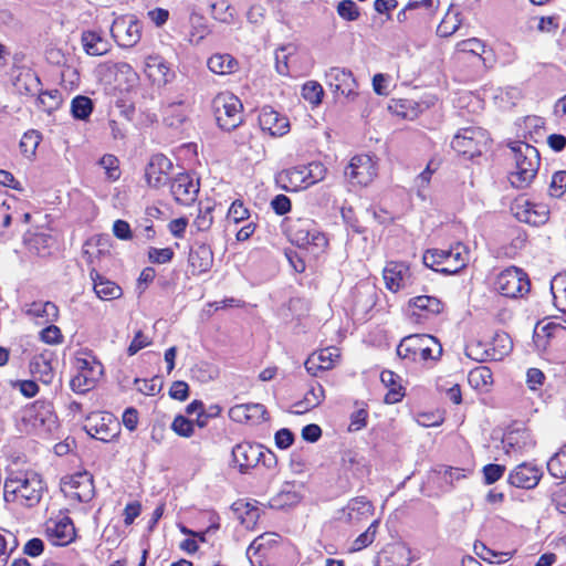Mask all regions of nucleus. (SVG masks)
Here are the masks:
<instances>
[{
  "instance_id": "obj_1",
  "label": "nucleus",
  "mask_w": 566,
  "mask_h": 566,
  "mask_svg": "<svg viewBox=\"0 0 566 566\" xmlns=\"http://www.w3.org/2000/svg\"><path fill=\"white\" fill-rule=\"evenodd\" d=\"M4 500L18 501L27 507L35 506L42 499L44 485L41 476L35 472L20 473L4 481Z\"/></svg>"
},
{
  "instance_id": "obj_2",
  "label": "nucleus",
  "mask_w": 566,
  "mask_h": 566,
  "mask_svg": "<svg viewBox=\"0 0 566 566\" xmlns=\"http://www.w3.org/2000/svg\"><path fill=\"white\" fill-rule=\"evenodd\" d=\"M286 232L292 243L318 254L327 247L325 234L319 231L316 222L310 218H290Z\"/></svg>"
},
{
  "instance_id": "obj_3",
  "label": "nucleus",
  "mask_w": 566,
  "mask_h": 566,
  "mask_svg": "<svg viewBox=\"0 0 566 566\" xmlns=\"http://www.w3.org/2000/svg\"><path fill=\"white\" fill-rule=\"evenodd\" d=\"M515 154L516 170L511 174L510 182L513 187L522 189L527 187L535 178L539 167V153L536 147L516 142L511 146Z\"/></svg>"
},
{
  "instance_id": "obj_4",
  "label": "nucleus",
  "mask_w": 566,
  "mask_h": 566,
  "mask_svg": "<svg viewBox=\"0 0 566 566\" xmlns=\"http://www.w3.org/2000/svg\"><path fill=\"white\" fill-rule=\"evenodd\" d=\"M397 354L401 359L410 361L437 360L442 355V346L431 335L413 334L401 339L397 347Z\"/></svg>"
},
{
  "instance_id": "obj_5",
  "label": "nucleus",
  "mask_w": 566,
  "mask_h": 566,
  "mask_svg": "<svg viewBox=\"0 0 566 566\" xmlns=\"http://www.w3.org/2000/svg\"><path fill=\"white\" fill-rule=\"evenodd\" d=\"M243 105L233 94L219 93L212 99V111L218 126L226 132H231L243 122Z\"/></svg>"
},
{
  "instance_id": "obj_6",
  "label": "nucleus",
  "mask_w": 566,
  "mask_h": 566,
  "mask_svg": "<svg viewBox=\"0 0 566 566\" xmlns=\"http://www.w3.org/2000/svg\"><path fill=\"white\" fill-rule=\"evenodd\" d=\"M489 136L481 127H465L460 129L451 142V147L459 155L473 159L481 156L486 149Z\"/></svg>"
},
{
  "instance_id": "obj_7",
  "label": "nucleus",
  "mask_w": 566,
  "mask_h": 566,
  "mask_svg": "<svg viewBox=\"0 0 566 566\" xmlns=\"http://www.w3.org/2000/svg\"><path fill=\"white\" fill-rule=\"evenodd\" d=\"M494 286L503 296L515 298L530 292L531 282L523 270L511 266L497 275Z\"/></svg>"
},
{
  "instance_id": "obj_8",
  "label": "nucleus",
  "mask_w": 566,
  "mask_h": 566,
  "mask_svg": "<svg viewBox=\"0 0 566 566\" xmlns=\"http://www.w3.org/2000/svg\"><path fill=\"white\" fill-rule=\"evenodd\" d=\"M142 23L132 14L117 17L111 27V34L122 48L135 46L142 38Z\"/></svg>"
},
{
  "instance_id": "obj_9",
  "label": "nucleus",
  "mask_w": 566,
  "mask_h": 566,
  "mask_svg": "<svg viewBox=\"0 0 566 566\" xmlns=\"http://www.w3.org/2000/svg\"><path fill=\"white\" fill-rule=\"evenodd\" d=\"M511 211L518 221L535 227L545 224L549 218V210L545 205L533 203L524 196L512 202Z\"/></svg>"
},
{
  "instance_id": "obj_10",
  "label": "nucleus",
  "mask_w": 566,
  "mask_h": 566,
  "mask_svg": "<svg viewBox=\"0 0 566 566\" xmlns=\"http://www.w3.org/2000/svg\"><path fill=\"white\" fill-rule=\"evenodd\" d=\"M375 506L366 496L350 499L336 512V520L347 525H357L374 515Z\"/></svg>"
},
{
  "instance_id": "obj_11",
  "label": "nucleus",
  "mask_w": 566,
  "mask_h": 566,
  "mask_svg": "<svg viewBox=\"0 0 566 566\" xmlns=\"http://www.w3.org/2000/svg\"><path fill=\"white\" fill-rule=\"evenodd\" d=\"M62 490L69 496L82 503L90 502L94 496L93 476L88 472H77L62 479Z\"/></svg>"
},
{
  "instance_id": "obj_12",
  "label": "nucleus",
  "mask_w": 566,
  "mask_h": 566,
  "mask_svg": "<svg viewBox=\"0 0 566 566\" xmlns=\"http://www.w3.org/2000/svg\"><path fill=\"white\" fill-rule=\"evenodd\" d=\"M83 255L91 266L90 277L93 281V289L96 295L103 301L117 300L123 295L122 287L115 282L106 279L94 266L93 254L88 250L83 251Z\"/></svg>"
},
{
  "instance_id": "obj_13",
  "label": "nucleus",
  "mask_w": 566,
  "mask_h": 566,
  "mask_svg": "<svg viewBox=\"0 0 566 566\" xmlns=\"http://www.w3.org/2000/svg\"><path fill=\"white\" fill-rule=\"evenodd\" d=\"M344 175L354 185L367 186L376 176V169L368 155H358L350 159Z\"/></svg>"
},
{
  "instance_id": "obj_14",
  "label": "nucleus",
  "mask_w": 566,
  "mask_h": 566,
  "mask_svg": "<svg viewBox=\"0 0 566 566\" xmlns=\"http://www.w3.org/2000/svg\"><path fill=\"white\" fill-rule=\"evenodd\" d=\"M327 84L333 92L353 101L357 96V82L350 70L343 67H331L326 72Z\"/></svg>"
},
{
  "instance_id": "obj_15",
  "label": "nucleus",
  "mask_w": 566,
  "mask_h": 566,
  "mask_svg": "<svg viewBox=\"0 0 566 566\" xmlns=\"http://www.w3.org/2000/svg\"><path fill=\"white\" fill-rule=\"evenodd\" d=\"M231 455L232 465L237 468L240 473L245 474L261 461L263 451L261 446L241 442L232 448Z\"/></svg>"
},
{
  "instance_id": "obj_16",
  "label": "nucleus",
  "mask_w": 566,
  "mask_h": 566,
  "mask_svg": "<svg viewBox=\"0 0 566 566\" xmlns=\"http://www.w3.org/2000/svg\"><path fill=\"white\" fill-rule=\"evenodd\" d=\"M174 168L171 160L163 154L151 156L146 166L145 177L147 184L153 188H160L170 180V172Z\"/></svg>"
},
{
  "instance_id": "obj_17",
  "label": "nucleus",
  "mask_w": 566,
  "mask_h": 566,
  "mask_svg": "<svg viewBox=\"0 0 566 566\" xmlns=\"http://www.w3.org/2000/svg\"><path fill=\"white\" fill-rule=\"evenodd\" d=\"M543 471L532 462L516 465L509 474L507 482L515 488L531 490L538 485Z\"/></svg>"
},
{
  "instance_id": "obj_18",
  "label": "nucleus",
  "mask_w": 566,
  "mask_h": 566,
  "mask_svg": "<svg viewBox=\"0 0 566 566\" xmlns=\"http://www.w3.org/2000/svg\"><path fill=\"white\" fill-rule=\"evenodd\" d=\"M170 192L177 202L188 206L197 198L199 181H196L189 174H178L170 184Z\"/></svg>"
},
{
  "instance_id": "obj_19",
  "label": "nucleus",
  "mask_w": 566,
  "mask_h": 566,
  "mask_svg": "<svg viewBox=\"0 0 566 566\" xmlns=\"http://www.w3.org/2000/svg\"><path fill=\"white\" fill-rule=\"evenodd\" d=\"M45 534L53 545L65 546L75 538V527L69 516L59 521L50 518L45 523Z\"/></svg>"
},
{
  "instance_id": "obj_20",
  "label": "nucleus",
  "mask_w": 566,
  "mask_h": 566,
  "mask_svg": "<svg viewBox=\"0 0 566 566\" xmlns=\"http://www.w3.org/2000/svg\"><path fill=\"white\" fill-rule=\"evenodd\" d=\"M384 281L391 292L405 289L412 283L409 266L403 262H388L384 269Z\"/></svg>"
},
{
  "instance_id": "obj_21",
  "label": "nucleus",
  "mask_w": 566,
  "mask_h": 566,
  "mask_svg": "<svg viewBox=\"0 0 566 566\" xmlns=\"http://www.w3.org/2000/svg\"><path fill=\"white\" fill-rule=\"evenodd\" d=\"M109 424L117 427V423L112 419V415L97 412L87 417L84 428L91 437L107 442L115 437V432H113Z\"/></svg>"
},
{
  "instance_id": "obj_22",
  "label": "nucleus",
  "mask_w": 566,
  "mask_h": 566,
  "mask_svg": "<svg viewBox=\"0 0 566 566\" xmlns=\"http://www.w3.org/2000/svg\"><path fill=\"white\" fill-rule=\"evenodd\" d=\"M259 124L262 130L269 132L272 136H283L290 129L287 117L274 111L271 106H264L261 109Z\"/></svg>"
},
{
  "instance_id": "obj_23",
  "label": "nucleus",
  "mask_w": 566,
  "mask_h": 566,
  "mask_svg": "<svg viewBox=\"0 0 566 566\" xmlns=\"http://www.w3.org/2000/svg\"><path fill=\"white\" fill-rule=\"evenodd\" d=\"M189 265L192 275H200L210 271L213 265V252L206 243H196L190 248Z\"/></svg>"
},
{
  "instance_id": "obj_24",
  "label": "nucleus",
  "mask_w": 566,
  "mask_h": 566,
  "mask_svg": "<svg viewBox=\"0 0 566 566\" xmlns=\"http://www.w3.org/2000/svg\"><path fill=\"white\" fill-rule=\"evenodd\" d=\"M266 409L261 403H242L230 408L229 417L235 422L260 423L266 420Z\"/></svg>"
},
{
  "instance_id": "obj_25",
  "label": "nucleus",
  "mask_w": 566,
  "mask_h": 566,
  "mask_svg": "<svg viewBox=\"0 0 566 566\" xmlns=\"http://www.w3.org/2000/svg\"><path fill=\"white\" fill-rule=\"evenodd\" d=\"M305 165L295 166L281 171L276 181L286 191H298L307 188V175Z\"/></svg>"
},
{
  "instance_id": "obj_26",
  "label": "nucleus",
  "mask_w": 566,
  "mask_h": 566,
  "mask_svg": "<svg viewBox=\"0 0 566 566\" xmlns=\"http://www.w3.org/2000/svg\"><path fill=\"white\" fill-rule=\"evenodd\" d=\"M513 348V343L509 334L505 332L496 333L491 343V347L484 349L481 354L480 358H476L479 361L485 360H502L505 356H507Z\"/></svg>"
},
{
  "instance_id": "obj_27",
  "label": "nucleus",
  "mask_w": 566,
  "mask_h": 566,
  "mask_svg": "<svg viewBox=\"0 0 566 566\" xmlns=\"http://www.w3.org/2000/svg\"><path fill=\"white\" fill-rule=\"evenodd\" d=\"M13 86L21 95L34 96L40 92L41 81L33 70L21 67L13 78Z\"/></svg>"
},
{
  "instance_id": "obj_28",
  "label": "nucleus",
  "mask_w": 566,
  "mask_h": 566,
  "mask_svg": "<svg viewBox=\"0 0 566 566\" xmlns=\"http://www.w3.org/2000/svg\"><path fill=\"white\" fill-rule=\"evenodd\" d=\"M325 398L323 386L317 381H312L304 398L293 405L294 413L301 415L318 407Z\"/></svg>"
},
{
  "instance_id": "obj_29",
  "label": "nucleus",
  "mask_w": 566,
  "mask_h": 566,
  "mask_svg": "<svg viewBox=\"0 0 566 566\" xmlns=\"http://www.w3.org/2000/svg\"><path fill=\"white\" fill-rule=\"evenodd\" d=\"M468 256L469 253L467 251V248L463 244L458 243L455 247L449 249L448 259H450V261H447L446 266H441V269H438V273L444 275L459 273L462 269L467 266L469 260Z\"/></svg>"
},
{
  "instance_id": "obj_30",
  "label": "nucleus",
  "mask_w": 566,
  "mask_h": 566,
  "mask_svg": "<svg viewBox=\"0 0 566 566\" xmlns=\"http://www.w3.org/2000/svg\"><path fill=\"white\" fill-rule=\"evenodd\" d=\"M81 42L84 51L92 56L104 55L111 50V43L95 31H84Z\"/></svg>"
},
{
  "instance_id": "obj_31",
  "label": "nucleus",
  "mask_w": 566,
  "mask_h": 566,
  "mask_svg": "<svg viewBox=\"0 0 566 566\" xmlns=\"http://www.w3.org/2000/svg\"><path fill=\"white\" fill-rule=\"evenodd\" d=\"M380 380L388 388L385 396L386 403L399 402L405 397V388L401 386V378L391 370H384L380 374Z\"/></svg>"
},
{
  "instance_id": "obj_32",
  "label": "nucleus",
  "mask_w": 566,
  "mask_h": 566,
  "mask_svg": "<svg viewBox=\"0 0 566 566\" xmlns=\"http://www.w3.org/2000/svg\"><path fill=\"white\" fill-rule=\"evenodd\" d=\"M25 315L43 318L44 322H55L59 318V307L50 301L33 302L23 308Z\"/></svg>"
},
{
  "instance_id": "obj_33",
  "label": "nucleus",
  "mask_w": 566,
  "mask_h": 566,
  "mask_svg": "<svg viewBox=\"0 0 566 566\" xmlns=\"http://www.w3.org/2000/svg\"><path fill=\"white\" fill-rule=\"evenodd\" d=\"M96 373L85 375L83 371H78L71 381L70 386L74 392L85 394L95 387L97 380L102 377L104 367L95 366Z\"/></svg>"
},
{
  "instance_id": "obj_34",
  "label": "nucleus",
  "mask_w": 566,
  "mask_h": 566,
  "mask_svg": "<svg viewBox=\"0 0 566 566\" xmlns=\"http://www.w3.org/2000/svg\"><path fill=\"white\" fill-rule=\"evenodd\" d=\"M207 64L211 72L219 75L232 74L238 69V61L230 54H213Z\"/></svg>"
},
{
  "instance_id": "obj_35",
  "label": "nucleus",
  "mask_w": 566,
  "mask_h": 566,
  "mask_svg": "<svg viewBox=\"0 0 566 566\" xmlns=\"http://www.w3.org/2000/svg\"><path fill=\"white\" fill-rule=\"evenodd\" d=\"M294 482H285L282 490L271 499L270 505L274 509H284L300 502L301 496L294 490Z\"/></svg>"
},
{
  "instance_id": "obj_36",
  "label": "nucleus",
  "mask_w": 566,
  "mask_h": 566,
  "mask_svg": "<svg viewBox=\"0 0 566 566\" xmlns=\"http://www.w3.org/2000/svg\"><path fill=\"white\" fill-rule=\"evenodd\" d=\"M462 24L461 12L453 11V4H451L444 14L442 21L437 28V35L441 38H448L455 33Z\"/></svg>"
},
{
  "instance_id": "obj_37",
  "label": "nucleus",
  "mask_w": 566,
  "mask_h": 566,
  "mask_svg": "<svg viewBox=\"0 0 566 566\" xmlns=\"http://www.w3.org/2000/svg\"><path fill=\"white\" fill-rule=\"evenodd\" d=\"M30 370L33 375L38 376L39 379L49 385L53 379V368L51 366V361L45 355H38L33 357L30 363Z\"/></svg>"
},
{
  "instance_id": "obj_38",
  "label": "nucleus",
  "mask_w": 566,
  "mask_h": 566,
  "mask_svg": "<svg viewBox=\"0 0 566 566\" xmlns=\"http://www.w3.org/2000/svg\"><path fill=\"white\" fill-rule=\"evenodd\" d=\"M93 109V101L87 96L77 95L71 102V114L75 119L87 120Z\"/></svg>"
},
{
  "instance_id": "obj_39",
  "label": "nucleus",
  "mask_w": 566,
  "mask_h": 566,
  "mask_svg": "<svg viewBox=\"0 0 566 566\" xmlns=\"http://www.w3.org/2000/svg\"><path fill=\"white\" fill-rule=\"evenodd\" d=\"M547 470L555 479H566V444L548 460Z\"/></svg>"
},
{
  "instance_id": "obj_40",
  "label": "nucleus",
  "mask_w": 566,
  "mask_h": 566,
  "mask_svg": "<svg viewBox=\"0 0 566 566\" xmlns=\"http://www.w3.org/2000/svg\"><path fill=\"white\" fill-rule=\"evenodd\" d=\"M409 305L434 315L443 311V303L439 298L428 295L411 298Z\"/></svg>"
},
{
  "instance_id": "obj_41",
  "label": "nucleus",
  "mask_w": 566,
  "mask_h": 566,
  "mask_svg": "<svg viewBox=\"0 0 566 566\" xmlns=\"http://www.w3.org/2000/svg\"><path fill=\"white\" fill-rule=\"evenodd\" d=\"M18 547V539L11 532L0 530V566H6Z\"/></svg>"
},
{
  "instance_id": "obj_42",
  "label": "nucleus",
  "mask_w": 566,
  "mask_h": 566,
  "mask_svg": "<svg viewBox=\"0 0 566 566\" xmlns=\"http://www.w3.org/2000/svg\"><path fill=\"white\" fill-rule=\"evenodd\" d=\"M42 139L39 130L30 129L25 132L20 140V150L27 158H32Z\"/></svg>"
},
{
  "instance_id": "obj_43",
  "label": "nucleus",
  "mask_w": 566,
  "mask_h": 566,
  "mask_svg": "<svg viewBox=\"0 0 566 566\" xmlns=\"http://www.w3.org/2000/svg\"><path fill=\"white\" fill-rule=\"evenodd\" d=\"M449 250H440V249H429L424 252L422 256L423 264L438 272V269L447 265Z\"/></svg>"
},
{
  "instance_id": "obj_44",
  "label": "nucleus",
  "mask_w": 566,
  "mask_h": 566,
  "mask_svg": "<svg viewBox=\"0 0 566 566\" xmlns=\"http://www.w3.org/2000/svg\"><path fill=\"white\" fill-rule=\"evenodd\" d=\"M474 553L479 556L483 562L489 564H502L506 563L510 559L511 553H499L488 548L484 544H475Z\"/></svg>"
},
{
  "instance_id": "obj_45",
  "label": "nucleus",
  "mask_w": 566,
  "mask_h": 566,
  "mask_svg": "<svg viewBox=\"0 0 566 566\" xmlns=\"http://www.w3.org/2000/svg\"><path fill=\"white\" fill-rule=\"evenodd\" d=\"M294 51L295 48L292 44L283 45L275 51V69L280 75H289V57Z\"/></svg>"
},
{
  "instance_id": "obj_46",
  "label": "nucleus",
  "mask_w": 566,
  "mask_h": 566,
  "mask_svg": "<svg viewBox=\"0 0 566 566\" xmlns=\"http://www.w3.org/2000/svg\"><path fill=\"white\" fill-rule=\"evenodd\" d=\"M38 94V103L44 112L51 113L59 107L61 103V93L57 90L44 92L40 90Z\"/></svg>"
},
{
  "instance_id": "obj_47",
  "label": "nucleus",
  "mask_w": 566,
  "mask_h": 566,
  "mask_svg": "<svg viewBox=\"0 0 566 566\" xmlns=\"http://www.w3.org/2000/svg\"><path fill=\"white\" fill-rule=\"evenodd\" d=\"M379 523V520H375L370 523L368 528L354 541L353 551H360L375 541Z\"/></svg>"
},
{
  "instance_id": "obj_48",
  "label": "nucleus",
  "mask_w": 566,
  "mask_h": 566,
  "mask_svg": "<svg viewBox=\"0 0 566 566\" xmlns=\"http://www.w3.org/2000/svg\"><path fill=\"white\" fill-rule=\"evenodd\" d=\"M324 95L323 87L315 81H308L303 85L302 96L313 105H318L322 102Z\"/></svg>"
},
{
  "instance_id": "obj_49",
  "label": "nucleus",
  "mask_w": 566,
  "mask_h": 566,
  "mask_svg": "<svg viewBox=\"0 0 566 566\" xmlns=\"http://www.w3.org/2000/svg\"><path fill=\"white\" fill-rule=\"evenodd\" d=\"M214 210L213 206L207 205L205 207L199 208V212L193 220V227L198 231H208L213 222L212 211Z\"/></svg>"
},
{
  "instance_id": "obj_50",
  "label": "nucleus",
  "mask_w": 566,
  "mask_h": 566,
  "mask_svg": "<svg viewBox=\"0 0 566 566\" xmlns=\"http://www.w3.org/2000/svg\"><path fill=\"white\" fill-rule=\"evenodd\" d=\"M469 381L474 387L491 385L492 371L485 366L476 367L469 373Z\"/></svg>"
},
{
  "instance_id": "obj_51",
  "label": "nucleus",
  "mask_w": 566,
  "mask_h": 566,
  "mask_svg": "<svg viewBox=\"0 0 566 566\" xmlns=\"http://www.w3.org/2000/svg\"><path fill=\"white\" fill-rule=\"evenodd\" d=\"M337 13L346 21H355L359 18V8L353 0H343L337 6Z\"/></svg>"
},
{
  "instance_id": "obj_52",
  "label": "nucleus",
  "mask_w": 566,
  "mask_h": 566,
  "mask_svg": "<svg viewBox=\"0 0 566 566\" xmlns=\"http://www.w3.org/2000/svg\"><path fill=\"white\" fill-rule=\"evenodd\" d=\"M171 429L178 436L189 438L193 433V422L188 418L179 415L174 419L171 423Z\"/></svg>"
},
{
  "instance_id": "obj_53",
  "label": "nucleus",
  "mask_w": 566,
  "mask_h": 566,
  "mask_svg": "<svg viewBox=\"0 0 566 566\" xmlns=\"http://www.w3.org/2000/svg\"><path fill=\"white\" fill-rule=\"evenodd\" d=\"M566 190V171H556L549 185V193L552 197L560 198Z\"/></svg>"
},
{
  "instance_id": "obj_54",
  "label": "nucleus",
  "mask_w": 566,
  "mask_h": 566,
  "mask_svg": "<svg viewBox=\"0 0 566 566\" xmlns=\"http://www.w3.org/2000/svg\"><path fill=\"white\" fill-rule=\"evenodd\" d=\"M505 472L502 464L490 463L483 468V479L485 484H493L499 481Z\"/></svg>"
},
{
  "instance_id": "obj_55",
  "label": "nucleus",
  "mask_w": 566,
  "mask_h": 566,
  "mask_svg": "<svg viewBox=\"0 0 566 566\" xmlns=\"http://www.w3.org/2000/svg\"><path fill=\"white\" fill-rule=\"evenodd\" d=\"M135 384H137V385L140 384V386H138L137 389L142 394L149 395V396L157 395L161 389V380L158 377H154L150 380H146V379L142 380L139 378H136Z\"/></svg>"
},
{
  "instance_id": "obj_56",
  "label": "nucleus",
  "mask_w": 566,
  "mask_h": 566,
  "mask_svg": "<svg viewBox=\"0 0 566 566\" xmlns=\"http://www.w3.org/2000/svg\"><path fill=\"white\" fill-rule=\"evenodd\" d=\"M227 217L234 223H239L249 218V210L244 207L242 201L235 200L230 206Z\"/></svg>"
},
{
  "instance_id": "obj_57",
  "label": "nucleus",
  "mask_w": 566,
  "mask_h": 566,
  "mask_svg": "<svg viewBox=\"0 0 566 566\" xmlns=\"http://www.w3.org/2000/svg\"><path fill=\"white\" fill-rule=\"evenodd\" d=\"M457 49L460 52L472 53L474 55H480L481 52L484 51V44L481 40L476 38H471L463 40L457 44Z\"/></svg>"
},
{
  "instance_id": "obj_58",
  "label": "nucleus",
  "mask_w": 566,
  "mask_h": 566,
  "mask_svg": "<svg viewBox=\"0 0 566 566\" xmlns=\"http://www.w3.org/2000/svg\"><path fill=\"white\" fill-rule=\"evenodd\" d=\"M174 258V251L170 248L157 249L150 248L148 250V259L153 263L164 264L170 262Z\"/></svg>"
},
{
  "instance_id": "obj_59",
  "label": "nucleus",
  "mask_w": 566,
  "mask_h": 566,
  "mask_svg": "<svg viewBox=\"0 0 566 566\" xmlns=\"http://www.w3.org/2000/svg\"><path fill=\"white\" fill-rule=\"evenodd\" d=\"M306 175H307V185L316 184L317 181L324 179L326 169L321 163H311L305 166Z\"/></svg>"
},
{
  "instance_id": "obj_60",
  "label": "nucleus",
  "mask_w": 566,
  "mask_h": 566,
  "mask_svg": "<svg viewBox=\"0 0 566 566\" xmlns=\"http://www.w3.org/2000/svg\"><path fill=\"white\" fill-rule=\"evenodd\" d=\"M40 338L46 344H59L62 342L61 329L55 325H49L40 333Z\"/></svg>"
},
{
  "instance_id": "obj_61",
  "label": "nucleus",
  "mask_w": 566,
  "mask_h": 566,
  "mask_svg": "<svg viewBox=\"0 0 566 566\" xmlns=\"http://www.w3.org/2000/svg\"><path fill=\"white\" fill-rule=\"evenodd\" d=\"M210 8L212 17L219 21L227 22L232 17L231 13H228L230 6L224 0L212 2Z\"/></svg>"
},
{
  "instance_id": "obj_62",
  "label": "nucleus",
  "mask_w": 566,
  "mask_h": 566,
  "mask_svg": "<svg viewBox=\"0 0 566 566\" xmlns=\"http://www.w3.org/2000/svg\"><path fill=\"white\" fill-rule=\"evenodd\" d=\"M149 344V338L142 331H138L127 348V354L129 356H133L137 354L140 349L147 347Z\"/></svg>"
},
{
  "instance_id": "obj_63",
  "label": "nucleus",
  "mask_w": 566,
  "mask_h": 566,
  "mask_svg": "<svg viewBox=\"0 0 566 566\" xmlns=\"http://www.w3.org/2000/svg\"><path fill=\"white\" fill-rule=\"evenodd\" d=\"M291 200L285 195H277L271 201V207L279 216H283L291 210Z\"/></svg>"
},
{
  "instance_id": "obj_64",
  "label": "nucleus",
  "mask_w": 566,
  "mask_h": 566,
  "mask_svg": "<svg viewBox=\"0 0 566 566\" xmlns=\"http://www.w3.org/2000/svg\"><path fill=\"white\" fill-rule=\"evenodd\" d=\"M548 337H564L566 333V319L551 322L543 327Z\"/></svg>"
}]
</instances>
